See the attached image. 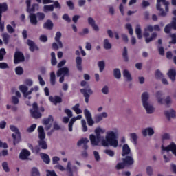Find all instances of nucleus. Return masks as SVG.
Segmentation results:
<instances>
[{"mask_svg":"<svg viewBox=\"0 0 176 176\" xmlns=\"http://www.w3.org/2000/svg\"><path fill=\"white\" fill-rule=\"evenodd\" d=\"M119 129L114 127L106 132L105 138L102 140V146H113L118 148L119 146Z\"/></svg>","mask_w":176,"mask_h":176,"instance_id":"nucleus-1","label":"nucleus"},{"mask_svg":"<svg viewBox=\"0 0 176 176\" xmlns=\"http://www.w3.org/2000/svg\"><path fill=\"white\" fill-rule=\"evenodd\" d=\"M104 133H105L104 129H102L101 127H97L95 129L96 135L92 134L89 135V140L93 146H98L100 145V142L102 144V140L104 138V136H102L101 134H104Z\"/></svg>","mask_w":176,"mask_h":176,"instance_id":"nucleus-2","label":"nucleus"},{"mask_svg":"<svg viewBox=\"0 0 176 176\" xmlns=\"http://www.w3.org/2000/svg\"><path fill=\"white\" fill-rule=\"evenodd\" d=\"M162 155L164 159L165 163H168L171 160V154H170V151H172V153L176 156V144L174 142H171L166 147H164V145L161 146Z\"/></svg>","mask_w":176,"mask_h":176,"instance_id":"nucleus-3","label":"nucleus"},{"mask_svg":"<svg viewBox=\"0 0 176 176\" xmlns=\"http://www.w3.org/2000/svg\"><path fill=\"white\" fill-rule=\"evenodd\" d=\"M143 108H144L146 113L151 115L155 112V107L152 103L149 102V93L144 92L141 96Z\"/></svg>","mask_w":176,"mask_h":176,"instance_id":"nucleus-4","label":"nucleus"},{"mask_svg":"<svg viewBox=\"0 0 176 176\" xmlns=\"http://www.w3.org/2000/svg\"><path fill=\"white\" fill-rule=\"evenodd\" d=\"M169 6L170 2L166 0H157L156 9L160 12L159 16L166 17L170 10Z\"/></svg>","mask_w":176,"mask_h":176,"instance_id":"nucleus-5","label":"nucleus"},{"mask_svg":"<svg viewBox=\"0 0 176 176\" xmlns=\"http://www.w3.org/2000/svg\"><path fill=\"white\" fill-rule=\"evenodd\" d=\"M153 32L154 31L153 26L148 25L144 28V32L143 34L144 38H145V42L146 43H149L152 42V41H155L156 38H157V33L153 32L152 33L151 36L149 37V32Z\"/></svg>","mask_w":176,"mask_h":176,"instance_id":"nucleus-6","label":"nucleus"},{"mask_svg":"<svg viewBox=\"0 0 176 176\" xmlns=\"http://www.w3.org/2000/svg\"><path fill=\"white\" fill-rule=\"evenodd\" d=\"M10 129L13 131V133H12V137L14 140V145H16V144H19V142H20V132L19 131V129L14 125L10 126Z\"/></svg>","mask_w":176,"mask_h":176,"instance_id":"nucleus-7","label":"nucleus"},{"mask_svg":"<svg viewBox=\"0 0 176 176\" xmlns=\"http://www.w3.org/2000/svg\"><path fill=\"white\" fill-rule=\"evenodd\" d=\"M8 10V4L6 3H0V31L3 32L5 30V23L2 22V12Z\"/></svg>","mask_w":176,"mask_h":176,"instance_id":"nucleus-8","label":"nucleus"},{"mask_svg":"<svg viewBox=\"0 0 176 176\" xmlns=\"http://www.w3.org/2000/svg\"><path fill=\"white\" fill-rule=\"evenodd\" d=\"M30 112L31 116H32L34 119H39L42 118V113L39 112L37 103H34L32 104V109H31Z\"/></svg>","mask_w":176,"mask_h":176,"instance_id":"nucleus-9","label":"nucleus"},{"mask_svg":"<svg viewBox=\"0 0 176 176\" xmlns=\"http://www.w3.org/2000/svg\"><path fill=\"white\" fill-rule=\"evenodd\" d=\"M25 57L23 52L20 51H16L14 54V63L20 64V63H23L25 61Z\"/></svg>","mask_w":176,"mask_h":176,"instance_id":"nucleus-10","label":"nucleus"},{"mask_svg":"<svg viewBox=\"0 0 176 176\" xmlns=\"http://www.w3.org/2000/svg\"><path fill=\"white\" fill-rule=\"evenodd\" d=\"M79 168L75 165H72V162L71 161H68L66 166V171L69 173V176H74V173L78 172Z\"/></svg>","mask_w":176,"mask_h":176,"instance_id":"nucleus-11","label":"nucleus"},{"mask_svg":"<svg viewBox=\"0 0 176 176\" xmlns=\"http://www.w3.org/2000/svg\"><path fill=\"white\" fill-rule=\"evenodd\" d=\"M80 93L83 94L86 104H89V98H90V96L93 94V90H91L90 87H87L80 89Z\"/></svg>","mask_w":176,"mask_h":176,"instance_id":"nucleus-12","label":"nucleus"},{"mask_svg":"<svg viewBox=\"0 0 176 176\" xmlns=\"http://www.w3.org/2000/svg\"><path fill=\"white\" fill-rule=\"evenodd\" d=\"M84 115L87 122L88 126H93L94 124V120H93V117L91 116V113H90V111H89L87 109H85L84 110Z\"/></svg>","mask_w":176,"mask_h":176,"instance_id":"nucleus-13","label":"nucleus"},{"mask_svg":"<svg viewBox=\"0 0 176 176\" xmlns=\"http://www.w3.org/2000/svg\"><path fill=\"white\" fill-rule=\"evenodd\" d=\"M56 76L60 78V76H69V68L64 67L60 68L56 72Z\"/></svg>","mask_w":176,"mask_h":176,"instance_id":"nucleus-14","label":"nucleus"},{"mask_svg":"<svg viewBox=\"0 0 176 176\" xmlns=\"http://www.w3.org/2000/svg\"><path fill=\"white\" fill-rule=\"evenodd\" d=\"M163 96H164V94L162 91H158L155 94V97L157 98V101L158 104H160V105H164L165 99L163 98Z\"/></svg>","mask_w":176,"mask_h":176,"instance_id":"nucleus-15","label":"nucleus"},{"mask_svg":"<svg viewBox=\"0 0 176 176\" xmlns=\"http://www.w3.org/2000/svg\"><path fill=\"white\" fill-rule=\"evenodd\" d=\"M19 90L23 93L25 98H27L31 94V91H28V87L24 85H21L19 86Z\"/></svg>","mask_w":176,"mask_h":176,"instance_id":"nucleus-16","label":"nucleus"},{"mask_svg":"<svg viewBox=\"0 0 176 176\" xmlns=\"http://www.w3.org/2000/svg\"><path fill=\"white\" fill-rule=\"evenodd\" d=\"M80 119H82V115H78L76 117H74L72 118L68 124V130L70 132H72V127L74 126V123H75L76 122V120H80Z\"/></svg>","mask_w":176,"mask_h":176,"instance_id":"nucleus-17","label":"nucleus"},{"mask_svg":"<svg viewBox=\"0 0 176 176\" xmlns=\"http://www.w3.org/2000/svg\"><path fill=\"white\" fill-rule=\"evenodd\" d=\"M30 155L31 153L30 151L27 149H23L19 154V159H21V160H27V159H28L29 156Z\"/></svg>","mask_w":176,"mask_h":176,"instance_id":"nucleus-18","label":"nucleus"},{"mask_svg":"<svg viewBox=\"0 0 176 176\" xmlns=\"http://www.w3.org/2000/svg\"><path fill=\"white\" fill-rule=\"evenodd\" d=\"M26 5H27V12L31 14V13H34L35 12V8H38L39 6L38 4H33L32 8L31 6V0H27L26 1Z\"/></svg>","mask_w":176,"mask_h":176,"instance_id":"nucleus-19","label":"nucleus"},{"mask_svg":"<svg viewBox=\"0 0 176 176\" xmlns=\"http://www.w3.org/2000/svg\"><path fill=\"white\" fill-rule=\"evenodd\" d=\"M49 100L51 102H53L54 105H57L58 104H61V102H63V98L58 96H50Z\"/></svg>","mask_w":176,"mask_h":176,"instance_id":"nucleus-20","label":"nucleus"},{"mask_svg":"<svg viewBox=\"0 0 176 176\" xmlns=\"http://www.w3.org/2000/svg\"><path fill=\"white\" fill-rule=\"evenodd\" d=\"M88 24H89V25L92 27L94 31H100V28L97 24H96V21L94 20V19H93V17L88 18Z\"/></svg>","mask_w":176,"mask_h":176,"instance_id":"nucleus-21","label":"nucleus"},{"mask_svg":"<svg viewBox=\"0 0 176 176\" xmlns=\"http://www.w3.org/2000/svg\"><path fill=\"white\" fill-rule=\"evenodd\" d=\"M142 133L144 137H146L147 135H149V137H152V135L155 134V131L153 130V128L148 127L145 129H143Z\"/></svg>","mask_w":176,"mask_h":176,"instance_id":"nucleus-22","label":"nucleus"},{"mask_svg":"<svg viewBox=\"0 0 176 176\" xmlns=\"http://www.w3.org/2000/svg\"><path fill=\"white\" fill-rule=\"evenodd\" d=\"M29 19L32 25H38V18L36 16V14L30 13L29 14Z\"/></svg>","mask_w":176,"mask_h":176,"instance_id":"nucleus-23","label":"nucleus"},{"mask_svg":"<svg viewBox=\"0 0 176 176\" xmlns=\"http://www.w3.org/2000/svg\"><path fill=\"white\" fill-rule=\"evenodd\" d=\"M38 133V138L39 140H45L46 138V134L45 133V129H43V126H39L37 129Z\"/></svg>","mask_w":176,"mask_h":176,"instance_id":"nucleus-24","label":"nucleus"},{"mask_svg":"<svg viewBox=\"0 0 176 176\" xmlns=\"http://www.w3.org/2000/svg\"><path fill=\"white\" fill-rule=\"evenodd\" d=\"M122 162L124 163L125 166H132L134 164V159L132 156H126L125 158L122 159Z\"/></svg>","mask_w":176,"mask_h":176,"instance_id":"nucleus-25","label":"nucleus"},{"mask_svg":"<svg viewBox=\"0 0 176 176\" xmlns=\"http://www.w3.org/2000/svg\"><path fill=\"white\" fill-rule=\"evenodd\" d=\"M27 43L28 45V46L30 47V52H34V50H39V48H38L36 45H35V43L34 41H32V40L28 39Z\"/></svg>","mask_w":176,"mask_h":176,"instance_id":"nucleus-26","label":"nucleus"},{"mask_svg":"<svg viewBox=\"0 0 176 176\" xmlns=\"http://www.w3.org/2000/svg\"><path fill=\"white\" fill-rule=\"evenodd\" d=\"M130 153H131V150L130 149L129 144H124L122 146V156H126V155H130Z\"/></svg>","mask_w":176,"mask_h":176,"instance_id":"nucleus-27","label":"nucleus"},{"mask_svg":"<svg viewBox=\"0 0 176 176\" xmlns=\"http://www.w3.org/2000/svg\"><path fill=\"white\" fill-rule=\"evenodd\" d=\"M164 113L165 116H166V118L168 119H171V118H175V111H174L173 109L165 111Z\"/></svg>","mask_w":176,"mask_h":176,"instance_id":"nucleus-28","label":"nucleus"},{"mask_svg":"<svg viewBox=\"0 0 176 176\" xmlns=\"http://www.w3.org/2000/svg\"><path fill=\"white\" fill-rule=\"evenodd\" d=\"M40 156L44 163L46 164H49V163H50V157H49V155L41 153H40Z\"/></svg>","mask_w":176,"mask_h":176,"instance_id":"nucleus-29","label":"nucleus"},{"mask_svg":"<svg viewBox=\"0 0 176 176\" xmlns=\"http://www.w3.org/2000/svg\"><path fill=\"white\" fill-rule=\"evenodd\" d=\"M123 76L125 78L127 82H131L133 80V78H131V74H130V72L127 69H124L123 71Z\"/></svg>","mask_w":176,"mask_h":176,"instance_id":"nucleus-30","label":"nucleus"},{"mask_svg":"<svg viewBox=\"0 0 176 176\" xmlns=\"http://www.w3.org/2000/svg\"><path fill=\"white\" fill-rule=\"evenodd\" d=\"M103 47L106 50H109L112 49V44L111 42H109V40L108 38H105L103 41Z\"/></svg>","mask_w":176,"mask_h":176,"instance_id":"nucleus-31","label":"nucleus"},{"mask_svg":"<svg viewBox=\"0 0 176 176\" xmlns=\"http://www.w3.org/2000/svg\"><path fill=\"white\" fill-rule=\"evenodd\" d=\"M168 76L171 79L172 82L175 81L176 71L175 69H170L167 74Z\"/></svg>","mask_w":176,"mask_h":176,"instance_id":"nucleus-32","label":"nucleus"},{"mask_svg":"<svg viewBox=\"0 0 176 176\" xmlns=\"http://www.w3.org/2000/svg\"><path fill=\"white\" fill-rule=\"evenodd\" d=\"M135 34L138 39H142V30H141V25H137L135 28Z\"/></svg>","mask_w":176,"mask_h":176,"instance_id":"nucleus-33","label":"nucleus"},{"mask_svg":"<svg viewBox=\"0 0 176 176\" xmlns=\"http://www.w3.org/2000/svg\"><path fill=\"white\" fill-rule=\"evenodd\" d=\"M76 67L78 71H82V57L80 56H77L76 58Z\"/></svg>","mask_w":176,"mask_h":176,"instance_id":"nucleus-34","label":"nucleus"},{"mask_svg":"<svg viewBox=\"0 0 176 176\" xmlns=\"http://www.w3.org/2000/svg\"><path fill=\"white\" fill-rule=\"evenodd\" d=\"M97 65L99 68V72H103L104 69H105V60H99Z\"/></svg>","mask_w":176,"mask_h":176,"instance_id":"nucleus-35","label":"nucleus"},{"mask_svg":"<svg viewBox=\"0 0 176 176\" xmlns=\"http://www.w3.org/2000/svg\"><path fill=\"white\" fill-rule=\"evenodd\" d=\"M80 107V104L78 103L72 108V111H74L76 113V115H80V113H82V109L79 108Z\"/></svg>","mask_w":176,"mask_h":176,"instance_id":"nucleus-36","label":"nucleus"},{"mask_svg":"<svg viewBox=\"0 0 176 176\" xmlns=\"http://www.w3.org/2000/svg\"><path fill=\"white\" fill-rule=\"evenodd\" d=\"M44 28L46 30H52L53 28V22L50 19L47 20V21L43 24Z\"/></svg>","mask_w":176,"mask_h":176,"instance_id":"nucleus-37","label":"nucleus"},{"mask_svg":"<svg viewBox=\"0 0 176 176\" xmlns=\"http://www.w3.org/2000/svg\"><path fill=\"white\" fill-rule=\"evenodd\" d=\"M113 76L116 79H120V78H122V73L120 72V69L118 68L114 69Z\"/></svg>","mask_w":176,"mask_h":176,"instance_id":"nucleus-38","label":"nucleus"},{"mask_svg":"<svg viewBox=\"0 0 176 176\" xmlns=\"http://www.w3.org/2000/svg\"><path fill=\"white\" fill-rule=\"evenodd\" d=\"M122 57L125 63H129V54L127 52V47H124L122 52Z\"/></svg>","mask_w":176,"mask_h":176,"instance_id":"nucleus-39","label":"nucleus"},{"mask_svg":"<svg viewBox=\"0 0 176 176\" xmlns=\"http://www.w3.org/2000/svg\"><path fill=\"white\" fill-rule=\"evenodd\" d=\"M50 83L52 86L56 85V73L54 72H52L50 74Z\"/></svg>","mask_w":176,"mask_h":176,"instance_id":"nucleus-40","label":"nucleus"},{"mask_svg":"<svg viewBox=\"0 0 176 176\" xmlns=\"http://www.w3.org/2000/svg\"><path fill=\"white\" fill-rule=\"evenodd\" d=\"M43 10L45 13H47V12H53V10H54V6L53 5L44 6Z\"/></svg>","mask_w":176,"mask_h":176,"instance_id":"nucleus-41","label":"nucleus"},{"mask_svg":"<svg viewBox=\"0 0 176 176\" xmlns=\"http://www.w3.org/2000/svg\"><path fill=\"white\" fill-rule=\"evenodd\" d=\"M164 104L168 107H171V104H173V98H171V96H167L166 97Z\"/></svg>","mask_w":176,"mask_h":176,"instance_id":"nucleus-42","label":"nucleus"},{"mask_svg":"<svg viewBox=\"0 0 176 176\" xmlns=\"http://www.w3.org/2000/svg\"><path fill=\"white\" fill-rule=\"evenodd\" d=\"M38 145L41 149H47V144L46 143V141H44V140H39Z\"/></svg>","mask_w":176,"mask_h":176,"instance_id":"nucleus-43","label":"nucleus"},{"mask_svg":"<svg viewBox=\"0 0 176 176\" xmlns=\"http://www.w3.org/2000/svg\"><path fill=\"white\" fill-rule=\"evenodd\" d=\"M2 36L4 43L8 45V43H9V39H10V36L8 33H4Z\"/></svg>","mask_w":176,"mask_h":176,"instance_id":"nucleus-44","label":"nucleus"},{"mask_svg":"<svg viewBox=\"0 0 176 176\" xmlns=\"http://www.w3.org/2000/svg\"><path fill=\"white\" fill-rule=\"evenodd\" d=\"M89 142V139L87 138H82L77 142L78 146H80V145H86V144H88Z\"/></svg>","mask_w":176,"mask_h":176,"instance_id":"nucleus-45","label":"nucleus"},{"mask_svg":"<svg viewBox=\"0 0 176 176\" xmlns=\"http://www.w3.org/2000/svg\"><path fill=\"white\" fill-rule=\"evenodd\" d=\"M51 64L52 65H56L57 64V59L56 58V53H51Z\"/></svg>","mask_w":176,"mask_h":176,"instance_id":"nucleus-46","label":"nucleus"},{"mask_svg":"<svg viewBox=\"0 0 176 176\" xmlns=\"http://www.w3.org/2000/svg\"><path fill=\"white\" fill-rule=\"evenodd\" d=\"M53 121V117L52 116H50L47 118H45L43 120V124L44 126L47 124H50V122Z\"/></svg>","mask_w":176,"mask_h":176,"instance_id":"nucleus-47","label":"nucleus"},{"mask_svg":"<svg viewBox=\"0 0 176 176\" xmlns=\"http://www.w3.org/2000/svg\"><path fill=\"white\" fill-rule=\"evenodd\" d=\"M130 137L133 142L134 144H137V140H138V136L137 135V133H130Z\"/></svg>","mask_w":176,"mask_h":176,"instance_id":"nucleus-48","label":"nucleus"},{"mask_svg":"<svg viewBox=\"0 0 176 176\" xmlns=\"http://www.w3.org/2000/svg\"><path fill=\"white\" fill-rule=\"evenodd\" d=\"M24 72V69H23V67L19 66L15 68V73L16 75H23Z\"/></svg>","mask_w":176,"mask_h":176,"instance_id":"nucleus-49","label":"nucleus"},{"mask_svg":"<svg viewBox=\"0 0 176 176\" xmlns=\"http://www.w3.org/2000/svg\"><path fill=\"white\" fill-rule=\"evenodd\" d=\"M81 126H82L83 133H86V131H87V125L86 124L85 120H81Z\"/></svg>","mask_w":176,"mask_h":176,"instance_id":"nucleus-50","label":"nucleus"},{"mask_svg":"<svg viewBox=\"0 0 176 176\" xmlns=\"http://www.w3.org/2000/svg\"><path fill=\"white\" fill-rule=\"evenodd\" d=\"M172 28L173 25H171V23L166 25L164 28V32H166V34H170V32H171Z\"/></svg>","mask_w":176,"mask_h":176,"instance_id":"nucleus-51","label":"nucleus"},{"mask_svg":"<svg viewBox=\"0 0 176 176\" xmlns=\"http://www.w3.org/2000/svg\"><path fill=\"white\" fill-rule=\"evenodd\" d=\"M147 175H153V168L152 166H147L146 168Z\"/></svg>","mask_w":176,"mask_h":176,"instance_id":"nucleus-52","label":"nucleus"},{"mask_svg":"<svg viewBox=\"0 0 176 176\" xmlns=\"http://www.w3.org/2000/svg\"><path fill=\"white\" fill-rule=\"evenodd\" d=\"M104 153H106V155H108V156H110V157H113V156H115V151L112 150L106 149L104 150Z\"/></svg>","mask_w":176,"mask_h":176,"instance_id":"nucleus-53","label":"nucleus"},{"mask_svg":"<svg viewBox=\"0 0 176 176\" xmlns=\"http://www.w3.org/2000/svg\"><path fill=\"white\" fill-rule=\"evenodd\" d=\"M35 129H36V124H32L30 127L27 129L28 133H34L35 131Z\"/></svg>","mask_w":176,"mask_h":176,"instance_id":"nucleus-54","label":"nucleus"},{"mask_svg":"<svg viewBox=\"0 0 176 176\" xmlns=\"http://www.w3.org/2000/svg\"><path fill=\"white\" fill-rule=\"evenodd\" d=\"M32 176H41L39 170L36 168H32Z\"/></svg>","mask_w":176,"mask_h":176,"instance_id":"nucleus-55","label":"nucleus"},{"mask_svg":"<svg viewBox=\"0 0 176 176\" xmlns=\"http://www.w3.org/2000/svg\"><path fill=\"white\" fill-rule=\"evenodd\" d=\"M6 54V50H5V48H1L0 50V61L3 60V57H5Z\"/></svg>","mask_w":176,"mask_h":176,"instance_id":"nucleus-56","label":"nucleus"},{"mask_svg":"<svg viewBox=\"0 0 176 176\" xmlns=\"http://www.w3.org/2000/svg\"><path fill=\"white\" fill-rule=\"evenodd\" d=\"M125 28H126V30H128V31L131 35H133V26H131V24H130V23L126 24Z\"/></svg>","mask_w":176,"mask_h":176,"instance_id":"nucleus-57","label":"nucleus"},{"mask_svg":"<svg viewBox=\"0 0 176 176\" xmlns=\"http://www.w3.org/2000/svg\"><path fill=\"white\" fill-rule=\"evenodd\" d=\"M162 140L165 141V140H170L171 139V135L170 133H164L162 135Z\"/></svg>","mask_w":176,"mask_h":176,"instance_id":"nucleus-58","label":"nucleus"},{"mask_svg":"<svg viewBox=\"0 0 176 176\" xmlns=\"http://www.w3.org/2000/svg\"><path fill=\"white\" fill-rule=\"evenodd\" d=\"M65 113L67 116V118H72L74 116V114L72 113V111H71L69 109H65Z\"/></svg>","mask_w":176,"mask_h":176,"instance_id":"nucleus-59","label":"nucleus"},{"mask_svg":"<svg viewBox=\"0 0 176 176\" xmlns=\"http://www.w3.org/2000/svg\"><path fill=\"white\" fill-rule=\"evenodd\" d=\"M2 167L4 171H6V173H9V171H10V169H9V166H8V162H3Z\"/></svg>","mask_w":176,"mask_h":176,"instance_id":"nucleus-60","label":"nucleus"},{"mask_svg":"<svg viewBox=\"0 0 176 176\" xmlns=\"http://www.w3.org/2000/svg\"><path fill=\"white\" fill-rule=\"evenodd\" d=\"M9 68V65L5 62L0 63V69H8Z\"/></svg>","mask_w":176,"mask_h":176,"instance_id":"nucleus-61","label":"nucleus"},{"mask_svg":"<svg viewBox=\"0 0 176 176\" xmlns=\"http://www.w3.org/2000/svg\"><path fill=\"white\" fill-rule=\"evenodd\" d=\"M38 20H43L45 19V14L43 12H38L36 14Z\"/></svg>","mask_w":176,"mask_h":176,"instance_id":"nucleus-62","label":"nucleus"},{"mask_svg":"<svg viewBox=\"0 0 176 176\" xmlns=\"http://www.w3.org/2000/svg\"><path fill=\"white\" fill-rule=\"evenodd\" d=\"M47 176H57V174L54 170H47Z\"/></svg>","mask_w":176,"mask_h":176,"instance_id":"nucleus-63","label":"nucleus"},{"mask_svg":"<svg viewBox=\"0 0 176 176\" xmlns=\"http://www.w3.org/2000/svg\"><path fill=\"white\" fill-rule=\"evenodd\" d=\"M170 25L173 27V30H176V17H173Z\"/></svg>","mask_w":176,"mask_h":176,"instance_id":"nucleus-64","label":"nucleus"}]
</instances>
